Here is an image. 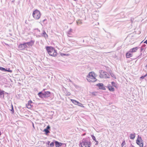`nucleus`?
<instances>
[{"label":"nucleus","instance_id":"nucleus-23","mask_svg":"<svg viewBox=\"0 0 147 147\" xmlns=\"http://www.w3.org/2000/svg\"><path fill=\"white\" fill-rule=\"evenodd\" d=\"M72 31V29L70 28L69 30L67 32V34L69 35L71 34V32Z\"/></svg>","mask_w":147,"mask_h":147},{"label":"nucleus","instance_id":"nucleus-1","mask_svg":"<svg viewBox=\"0 0 147 147\" xmlns=\"http://www.w3.org/2000/svg\"><path fill=\"white\" fill-rule=\"evenodd\" d=\"M80 144L81 147H90L91 143L89 139L86 138L83 139Z\"/></svg>","mask_w":147,"mask_h":147},{"label":"nucleus","instance_id":"nucleus-33","mask_svg":"<svg viewBox=\"0 0 147 147\" xmlns=\"http://www.w3.org/2000/svg\"><path fill=\"white\" fill-rule=\"evenodd\" d=\"M144 49L143 48V47H141V49H140V50H141L140 51H142V50H144Z\"/></svg>","mask_w":147,"mask_h":147},{"label":"nucleus","instance_id":"nucleus-38","mask_svg":"<svg viewBox=\"0 0 147 147\" xmlns=\"http://www.w3.org/2000/svg\"><path fill=\"white\" fill-rule=\"evenodd\" d=\"M95 93V92H92V94L93 95V94L95 95V94H94V93Z\"/></svg>","mask_w":147,"mask_h":147},{"label":"nucleus","instance_id":"nucleus-7","mask_svg":"<svg viewBox=\"0 0 147 147\" xmlns=\"http://www.w3.org/2000/svg\"><path fill=\"white\" fill-rule=\"evenodd\" d=\"M28 47V46L26 45L25 42L22 44H20L18 46L19 49L21 50H24L25 49L27 48Z\"/></svg>","mask_w":147,"mask_h":147},{"label":"nucleus","instance_id":"nucleus-2","mask_svg":"<svg viewBox=\"0 0 147 147\" xmlns=\"http://www.w3.org/2000/svg\"><path fill=\"white\" fill-rule=\"evenodd\" d=\"M95 74L93 72H91L87 76L86 78L88 81L89 82H94L97 80L95 77Z\"/></svg>","mask_w":147,"mask_h":147},{"label":"nucleus","instance_id":"nucleus-15","mask_svg":"<svg viewBox=\"0 0 147 147\" xmlns=\"http://www.w3.org/2000/svg\"><path fill=\"white\" fill-rule=\"evenodd\" d=\"M4 92L3 90H1L0 89V96L1 97L4 98Z\"/></svg>","mask_w":147,"mask_h":147},{"label":"nucleus","instance_id":"nucleus-4","mask_svg":"<svg viewBox=\"0 0 147 147\" xmlns=\"http://www.w3.org/2000/svg\"><path fill=\"white\" fill-rule=\"evenodd\" d=\"M46 50L50 56L53 57L56 56L57 54V51L55 50L54 48L47 47H46Z\"/></svg>","mask_w":147,"mask_h":147},{"label":"nucleus","instance_id":"nucleus-6","mask_svg":"<svg viewBox=\"0 0 147 147\" xmlns=\"http://www.w3.org/2000/svg\"><path fill=\"white\" fill-rule=\"evenodd\" d=\"M136 143L139 145L140 147L141 146H140L141 144H142L141 146L142 147L143 146V142L142 140V138L141 137H140L139 135L138 136V138L136 140Z\"/></svg>","mask_w":147,"mask_h":147},{"label":"nucleus","instance_id":"nucleus-34","mask_svg":"<svg viewBox=\"0 0 147 147\" xmlns=\"http://www.w3.org/2000/svg\"><path fill=\"white\" fill-rule=\"evenodd\" d=\"M96 143L95 144V145H97L98 144V142L97 141V140H96Z\"/></svg>","mask_w":147,"mask_h":147},{"label":"nucleus","instance_id":"nucleus-27","mask_svg":"<svg viewBox=\"0 0 147 147\" xmlns=\"http://www.w3.org/2000/svg\"><path fill=\"white\" fill-rule=\"evenodd\" d=\"M92 139L94 140L95 142H96V140L95 137L93 135H91Z\"/></svg>","mask_w":147,"mask_h":147},{"label":"nucleus","instance_id":"nucleus-42","mask_svg":"<svg viewBox=\"0 0 147 147\" xmlns=\"http://www.w3.org/2000/svg\"><path fill=\"white\" fill-rule=\"evenodd\" d=\"M131 147H134L132 145V146H131Z\"/></svg>","mask_w":147,"mask_h":147},{"label":"nucleus","instance_id":"nucleus-36","mask_svg":"<svg viewBox=\"0 0 147 147\" xmlns=\"http://www.w3.org/2000/svg\"><path fill=\"white\" fill-rule=\"evenodd\" d=\"M144 43H145L147 44V40H146L144 42Z\"/></svg>","mask_w":147,"mask_h":147},{"label":"nucleus","instance_id":"nucleus-5","mask_svg":"<svg viewBox=\"0 0 147 147\" xmlns=\"http://www.w3.org/2000/svg\"><path fill=\"white\" fill-rule=\"evenodd\" d=\"M32 16L34 19L38 20L40 18L41 16L39 10L36 9L33 11Z\"/></svg>","mask_w":147,"mask_h":147},{"label":"nucleus","instance_id":"nucleus-10","mask_svg":"<svg viewBox=\"0 0 147 147\" xmlns=\"http://www.w3.org/2000/svg\"><path fill=\"white\" fill-rule=\"evenodd\" d=\"M96 86L99 87L100 89L105 90H106L105 88L103 86V84L102 83H98L96 85Z\"/></svg>","mask_w":147,"mask_h":147},{"label":"nucleus","instance_id":"nucleus-37","mask_svg":"<svg viewBox=\"0 0 147 147\" xmlns=\"http://www.w3.org/2000/svg\"><path fill=\"white\" fill-rule=\"evenodd\" d=\"M146 46V45H142V47H145V46Z\"/></svg>","mask_w":147,"mask_h":147},{"label":"nucleus","instance_id":"nucleus-40","mask_svg":"<svg viewBox=\"0 0 147 147\" xmlns=\"http://www.w3.org/2000/svg\"><path fill=\"white\" fill-rule=\"evenodd\" d=\"M146 67L147 68V64L146 65Z\"/></svg>","mask_w":147,"mask_h":147},{"label":"nucleus","instance_id":"nucleus-21","mask_svg":"<svg viewBox=\"0 0 147 147\" xmlns=\"http://www.w3.org/2000/svg\"><path fill=\"white\" fill-rule=\"evenodd\" d=\"M0 70L3 71H7V69H5L1 67H0Z\"/></svg>","mask_w":147,"mask_h":147},{"label":"nucleus","instance_id":"nucleus-39","mask_svg":"<svg viewBox=\"0 0 147 147\" xmlns=\"http://www.w3.org/2000/svg\"><path fill=\"white\" fill-rule=\"evenodd\" d=\"M46 20V19H45V20H43V22H45V21Z\"/></svg>","mask_w":147,"mask_h":147},{"label":"nucleus","instance_id":"nucleus-26","mask_svg":"<svg viewBox=\"0 0 147 147\" xmlns=\"http://www.w3.org/2000/svg\"><path fill=\"white\" fill-rule=\"evenodd\" d=\"M147 76V73H146V74H145V75H144V76H141L140 77V79H144V78L146 77V76Z\"/></svg>","mask_w":147,"mask_h":147},{"label":"nucleus","instance_id":"nucleus-41","mask_svg":"<svg viewBox=\"0 0 147 147\" xmlns=\"http://www.w3.org/2000/svg\"><path fill=\"white\" fill-rule=\"evenodd\" d=\"M1 132L0 131V136H1Z\"/></svg>","mask_w":147,"mask_h":147},{"label":"nucleus","instance_id":"nucleus-17","mask_svg":"<svg viewBox=\"0 0 147 147\" xmlns=\"http://www.w3.org/2000/svg\"><path fill=\"white\" fill-rule=\"evenodd\" d=\"M42 36L45 38H46L48 37V35L44 31H43V33L42 34Z\"/></svg>","mask_w":147,"mask_h":147},{"label":"nucleus","instance_id":"nucleus-8","mask_svg":"<svg viewBox=\"0 0 147 147\" xmlns=\"http://www.w3.org/2000/svg\"><path fill=\"white\" fill-rule=\"evenodd\" d=\"M71 102L74 104L77 105L83 108L84 107V106L82 105V104L80 103L79 102L74 100L72 99L71 100Z\"/></svg>","mask_w":147,"mask_h":147},{"label":"nucleus","instance_id":"nucleus-12","mask_svg":"<svg viewBox=\"0 0 147 147\" xmlns=\"http://www.w3.org/2000/svg\"><path fill=\"white\" fill-rule=\"evenodd\" d=\"M50 126L49 125H48L47 126L46 128L44 129L43 131L45 132L46 135H47L48 133H50V131L49 130L50 129Z\"/></svg>","mask_w":147,"mask_h":147},{"label":"nucleus","instance_id":"nucleus-24","mask_svg":"<svg viewBox=\"0 0 147 147\" xmlns=\"http://www.w3.org/2000/svg\"><path fill=\"white\" fill-rule=\"evenodd\" d=\"M111 84L113 86L115 87H116L117 86V84L114 82H111Z\"/></svg>","mask_w":147,"mask_h":147},{"label":"nucleus","instance_id":"nucleus-25","mask_svg":"<svg viewBox=\"0 0 147 147\" xmlns=\"http://www.w3.org/2000/svg\"><path fill=\"white\" fill-rule=\"evenodd\" d=\"M125 146V141L124 140L123 142L121 144V146H122V147H124Z\"/></svg>","mask_w":147,"mask_h":147},{"label":"nucleus","instance_id":"nucleus-9","mask_svg":"<svg viewBox=\"0 0 147 147\" xmlns=\"http://www.w3.org/2000/svg\"><path fill=\"white\" fill-rule=\"evenodd\" d=\"M33 102L32 101L30 100L28 101V104H26V106L28 109H30L33 105Z\"/></svg>","mask_w":147,"mask_h":147},{"label":"nucleus","instance_id":"nucleus-19","mask_svg":"<svg viewBox=\"0 0 147 147\" xmlns=\"http://www.w3.org/2000/svg\"><path fill=\"white\" fill-rule=\"evenodd\" d=\"M135 137V133H134V134H130V135L129 136V138H130V139H134Z\"/></svg>","mask_w":147,"mask_h":147},{"label":"nucleus","instance_id":"nucleus-20","mask_svg":"<svg viewBox=\"0 0 147 147\" xmlns=\"http://www.w3.org/2000/svg\"><path fill=\"white\" fill-rule=\"evenodd\" d=\"M76 23L78 25H80L82 24V20L80 19H78Z\"/></svg>","mask_w":147,"mask_h":147},{"label":"nucleus","instance_id":"nucleus-3","mask_svg":"<svg viewBox=\"0 0 147 147\" xmlns=\"http://www.w3.org/2000/svg\"><path fill=\"white\" fill-rule=\"evenodd\" d=\"M38 95L42 98H47L51 95V92L49 91H44L40 92L38 94Z\"/></svg>","mask_w":147,"mask_h":147},{"label":"nucleus","instance_id":"nucleus-18","mask_svg":"<svg viewBox=\"0 0 147 147\" xmlns=\"http://www.w3.org/2000/svg\"><path fill=\"white\" fill-rule=\"evenodd\" d=\"M109 90L111 91H113L115 89L114 88L111 86H108Z\"/></svg>","mask_w":147,"mask_h":147},{"label":"nucleus","instance_id":"nucleus-31","mask_svg":"<svg viewBox=\"0 0 147 147\" xmlns=\"http://www.w3.org/2000/svg\"><path fill=\"white\" fill-rule=\"evenodd\" d=\"M12 109L11 110V111L13 113L14 112V110L13 109V106L12 105Z\"/></svg>","mask_w":147,"mask_h":147},{"label":"nucleus","instance_id":"nucleus-29","mask_svg":"<svg viewBox=\"0 0 147 147\" xmlns=\"http://www.w3.org/2000/svg\"><path fill=\"white\" fill-rule=\"evenodd\" d=\"M111 76L113 78H115V79L116 78L115 77V76L114 75V74L113 73H111Z\"/></svg>","mask_w":147,"mask_h":147},{"label":"nucleus","instance_id":"nucleus-28","mask_svg":"<svg viewBox=\"0 0 147 147\" xmlns=\"http://www.w3.org/2000/svg\"><path fill=\"white\" fill-rule=\"evenodd\" d=\"M50 145L51 147H53L54 146V143L53 142H52L50 144Z\"/></svg>","mask_w":147,"mask_h":147},{"label":"nucleus","instance_id":"nucleus-22","mask_svg":"<svg viewBox=\"0 0 147 147\" xmlns=\"http://www.w3.org/2000/svg\"><path fill=\"white\" fill-rule=\"evenodd\" d=\"M99 77L102 78H104V74H103V73H102L101 72V71L100 72V74L99 76Z\"/></svg>","mask_w":147,"mask_h":147},{"label":"nucleus","instance_id":"nucleus-11","mask_svg":"<svg viewBox=\"0 0 147 147\" xmlns=\"http://www.w3.org/2000/svg\"><path fill=\"white\" fill-rule=\"evenodd\" d=\"M35 42L34 40H31L29 42H25L26 45H28V47L30 46H32L34 44Z\"/></svg>","mask_w":147,"mask_h":147},{"label":"nucleus","instance_id":"nucleus-35","mask_svg":"<svg viewBox=\"0 0 147 147\" xmlns=\"http://www.w3.org/2000/svg\"><path fill=\"white\" fill-rule=\"evenodd\" d=\"M50 142L49 141H48L46 143V144H47L48 145H49V143Z\"/></svg>","mask_w":147,"mask_h":147},{"label":"nucleus","instance_id":"nucleus-32","mask_svg":"<svg viewBox=\"0 0 147 147\" xmlns=\"http://www.w3.org/2000/svg\"><path fill=\"white\" fill-rule=\"evenodd\" d=\"M7 71L11 72H12V71L11 70H10L9 69H7Z\"/></svg>","mask_w":147,"mask_h":147},{"label":"nucleus","instance_id":"nucleus-14","mask_svg":"<svg viewBox=\"0 0 147 147\" xmlns=\"http://www.w3.org/2000/svg\"><path fill=\"white\" fill-rule=\"evenodd\" d=\"M138 49V47H136L131 49L129 51H130V52H131L132 53H134Z\"/></svg>","mask_w":147,"mask_h":147},{"label":"nucleus","instance_id":"nucleus-30","mask_svg":"<svg viewBox=\"0 0 147 147\" xmlns=\"http://www.w3.org/2000/svg\"><path fill=\"white\" fill-rule=\"evenodd\" d=\"M61 55L62 56H67L68 55V54H66V53H61Z\"/></svg>","mask_w":147,"mask_h":147},{"label":"nucleus","instance_id":"nucleus-16","mask_svg":"<svg viewBox=\"0 0 147 147\" xmlns=\"http://www.w3.org/2000/svg\"><path fill=\"white\" fill-rule=\"evenodd\" d=\"M131 52H130V51H129V52L127 53L126 54V57L127 58H128L131 57L132 54Z\"/></svg>","mask_w":147,"mask_h":147},{"label":"nucleus","instance_id":"nucleus-13","mask_svg":"<svg viewBox=\"0 0 147 147\" xmlns=\"http://www.w3.org/2000/svg\"><path fill=\"white\" fill-rule=\"evenodd\" d=\"M101 72L102 73H103V74H104V78H109V75L106 72L103 71L102 70H101Z\"/></svg>","mask_w":147,"mask_h":147},{"label":"nucleus","instance_id":"nucleus-43","mask_svg":"<svg viewBox=\"0 0 147 147\" xmlns=\"http://www.w3.org/2000/svg\"><path fill=\"white\" fill-rule=\"evenodd\" d=\"M49 147V146H48V147Z\"/></svg>","mask_w":147,"mask_h":147}]
</instances>
